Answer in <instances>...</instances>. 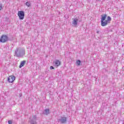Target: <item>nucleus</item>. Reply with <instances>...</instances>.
<instances>
[{
	"instance_id": "f257e3e1",
	"label": "nucleus",
	"mask_w": 124,
	"mask_h": 124,
	"mask_svg": "<svg viewBox=\"0 0 124 124\" xmlns=\"http://www.w3.org/2000/svg\"><path fill=\"white\" fill-rule=\"evenodd\" d=\"M25 49L22 48H16L15 51V55L17 58H23L26 54Z\"/></svg>"
},
{
	"instance_id": "f03ea898",
	"label": "nucleus",
	"mask_w": 124,
	"mask_h": 124,
	"mask_svg": "<svg viewBox=\"0 0 124 124\" xmlns=\"http://www.w3.org/2000/svg\"><path fill=\"white\" fill-rule=\"evenodd\" d=\"M17 16H18L20 20H24L25 12L23 11H19L17 13Z\"/></svg>"
},
{
	"instance_id": "7ed1b4c3",
	"label": "nucleus",
	"mask_w": 124,
	"mask_h": 124,
	"mask_svg": "<svg viewBox=\"0 0 124 124\" xmlns=\"http://www.w3.org/2000/svg\"><path fill=\"white\" fill-rule=\"evenodd\" d=\"M7 41H8V36L7 35H3L1 36L0 42L4 43V42H7Z\"/></svg>"
},
{
	"instance_id": "20e7f679",
	"label": "nucleus",
	"mask_w": 124,
	"mask_h": 124,
	"mask_svg": "<svg viewBox=\"0 0 124 124\" xmlns=\"http://www.w3.org/2000/svg\"><path fill=\"white\" fill-rule=\"evenodd\" d=\"M33 118H30V122L31 124H37V122H36V121H37V117L36 115H33L32 116Z\"/></svg>"
},
{
	"instance_id": "39448f33",
	"label": "nucleus",
	"mask_w": 124,
	"mask_h": 124,
	"mask_svg": "<svg viewBox=\"0 0 124 124\" xmlns=\"http://www.w3.org/2000/svg\"><path fill=\"white\" fill-rule=\"evenodd\" d=\"M66 117L61 116L60 118L57 119L58 123H61V124H65L67 122Z\"/></svg>"
},
{
	"instance_id": "423d86ee",
	"label": "nucleus",
	"mask_w": 124,
	"mask_h": 124,
	"mask_svg": "<svg viewBox=\"0 0 124 124\" xmlns=\"http://www.w3.org/2000/svg\"><path fill=\"white\" fill-rule=\"evenodd\" d=\"M8 81L9 83H13L15 81V76H10L8 78Z\"/></svg>"
},
{
	"instance_id": "0eeeda50",
	"label": "nucleus",
	"mask_w": 124,
	"mask_h": 124,
	"mask_svg": "<svg viewBox=\"0 0 124 124\" xmlns=\"http://www.w3.org/2000/svg\"><path fill=\"white\" fill-rule=\"evenodd\" d=\"M78 21H79V19H78L77 18H75L72 21V24L74 27H76V26L78 25Z\"/></svg>"
},
{
	"instance_id": "6e6552de",
	"label": "nucleus",
	"mask_w": 124,
	"mask_h": 124,
	"mask_svg": "<svg viewBox=\"0 0 124 124\" xmlns=\"http://www.w3.org/2000/svg\"><path fill=\"white\" fill-rule=\"evenodd\" d=\"M108 22L106 20L101 21V25L102 26V27H105L107 26V25H108Z\"/></svg>"
},
{
	"instance_id": "1a4fd4ad",
	"label": "nucleus",
	"mask_w": 124,
	"mask_h": 124,
	"mask_svg": "<svg viewBox=\"0 0 124 124\" xmlns=\"http://www.w3.org/2000/svg\"><path fill=\"white\" fill-rule=\"evenodd\" d=\"M43 113L44 115H46V116H48V115L50 114V109L49 108H46L44 110Z\"/></svg>"
},
{
	"instance_id": "9d476101",
	"label": "nucleus",
	"mask_w": 124,
	"mask_h": 124,
	"mask_svg": "<svg viewBox=\"0 0 124 124\" xmlns=\"http://www.w3.org/2000/svg\"><path fill=\"white\" fill-rule=\"evenodd\" d=\"M101 21H105L106 20V18L107 17V14H104L102 15L101 16Z\"/></svg>"
},
{
	"instance_id": "9b49d317",
	"label": "nucleus",
	"mask_w": 124,
	"mask_h": 124,
	"mask_svg": "<svg viewBox=\"0 0 124 124\" xmlns=\"http://www.w3.org/2000/svg\"><path fill=\"white\" fill-rule=\"evenodd\" d=\"M25 63H26V61H23L21 62L19 66V68H22V67H23V66L25 65Z\"/></svg>"
},
{
	"instance_id": "f8f14e48",
	"label": "nucleus",
	"mask_w": 124,
	"mask_h": 124,
	"mask_svg": "<svg viewBox=\"0 0 124 124\" xmlns=\"http://www.w3.org/2000/svg\"><path fill=\"white\" fill-rule=\"evenodd\" d=\"M55 63L56 66H59L60 64H61V62H60L59 60H56Z\"/></svg>"
},
{
	"instance_id": "ddd939ff",
	"label": "nucleus",
	"mask_w": 124,
	"mask_h": 124,
	"mask_svg": "<svg viewBox=\"0 0 124 124\" xmlns=\"http://www.w3.org/2000/svg\"><path fill=\"white\" fill-rule=\"evenodd\" d=\"M112 18H111V17L109 16H108L107 17V20H106L108 22L109 24H110V21H111Z\"/></svg>"
},
{
	"instance_id": "4468645a",
	"label": "nucleus",
	"mask_w": 124,
	"mask_h": 124,
	"mask_svg": "<svg viewBox=\"0 0 124 124\" xmlns=\"http://www.w3.org/2000/svg\"><path fill=\"white\" fill-rule=\"evenodd\" d=\"M26 5L28 7H30L31 6V2H26Z\"/></svg>"
},
{
	"instance_id": "2eb2a0df",
	"label": "nucleus",
	"mask_w": 124,
	"mask_h": 124,
	"mask_svg": "<svg viewBox=\"0 0 124 124\" xmlns=\"http://www.w3.org/2000/svg\"><path fill=\"white\" fill-rule=\"evenodd\" d=\"M77 64H78V65H80V64H81V61H80V60H78L77 61Z\"/></svg>"
},
{
	"instance_id": "dca6fc26",
	"label": "nucleus",
	"mask_w": 124,
	"mask_h": 124,
	"mask_svg": "<svg viewBox=\"0 0 124 124\" xmlns=\"http://www.w3.org/2000/svg\"><path fill=\"white\" fill-rule=\"evenodd\" d=\"M8 123L9 124H12V121L11 120H9Z\"/></svg>"
},
{
	"instance_id": "f3484780",
	"label": "nucleus",
	"mask_w": 124,
	"mask_h": 124,
	"mask_svg": "<svg viewBox=\"0 0 124 124\" xmlns=\"http://www.w3.org/2000/svg\"><path fill=\"white\" fill-rule=\"evenodd\" d=\"M50 69H55V68L53 66L50 67Z\"/></svg>"
},
{
	"instance_id": "a211bd4d",
	"label": "nucleus",
	"mask_w": 124,
	"mask_h": 124,
	"mask_svg": "<svg viewBox=\"0 0 124 124\" xmlns=\"http://www.w3.org/2000/svg\"><path fill=\"white\" fill-rule=\"evenodd\" d=\"M2 9V5L0 4V10H1Z\"/></svg>"
},
{
	"instance_id": "6ab92c4d",
	"label": "nucleus",
	"mask_w": 124,
	"mask_h": 124,
	"mask_svg": "<svg viewBox=\"0 0 124 124\" xmlns=\"http://www.w3.org/2000/svg\"><path fill=\"white\" fill-rule=\"evenodd\" d=\"M19 96H20V97H21V96H22V93H19Z\"/></svg>"
},
{
	"instance_id": "aec40b11",
	"label": "nucleus",
	"mask_w": 124,
	"mask_h": 124,
	"mask_svg": "<svg viewBox=\"0 0 124 124\" xmlns=\"http://www.w3.org/2000/svg\"><path fill=\"white\" fill-rule=\"evenodd\" d=\"M96 32H97V33H99V31H96Z\"/></svg>"
},
{
	"instance_id": "412c9836",
	"label": "nucleus",
	"mask_w": 124,
	"mask_h": 124,
	"mask_svg": "<svg viewBox=\"0 0 124 124\" xmlns=\"http://www.w3.org/2000/svg\"><path fill=\"white\" fill-rule=\"evenodd\" d=\"M98 0H96V1H98Z\"/></svg>"
}]
</instances>
